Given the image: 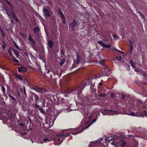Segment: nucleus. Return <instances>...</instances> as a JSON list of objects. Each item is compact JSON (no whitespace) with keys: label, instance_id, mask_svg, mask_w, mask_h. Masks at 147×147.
Wrapping results in <instances>:
<instances>
[{"label":"nucleus","instance_id":"obj_1","mask_svg":"<svg viewBox=\"0 0 147 147\" xmlns=\"http://www.w3.org/2000/svg\"><path fill=\"white\" fill-rule=\"evenodd\" d=\"M92 116L93 114L92 113H85L84 115L85 119H84L82 120L81 124V127H80V129L76 128L75 129H71V130H73V131H78V132L74 133L71 132L72 134H75L79 133L83 130L88 128L90 125L95 122L96 121V119H94L91 122H90L91 118L92 117Z\"/></svg>","mask_w":147,"mask_h":147},{"label":"nucleus","instance_id":"obj_2","mask_svg":"<svg viewBox=\"0 0 147 147\" xmlns=\"http://www.w3.org/2000/svg\"><path fill=\"white\" fill-rule=\"evenodd\" d=\"M65 138V136L63 135H58L55 138H52V140H54V143L55 145H58L62 142L63 140Z\"/></svg>","mask_w":147,"mask_h":147},{"label":"nucleus","instance_id":"obj_3","mask_svg":"<svg viewBox=\"0 0 147 147\" xmlns=\"http://www.w3.org/2000/svg\"><path fill=\"white\" fill-rule=\"evenodd\" d=\"M52 140V138L51 137L41 138L38 140H36L35 142L40 144H42L49 142Z\"/></svg>","mask_w":147,"mask_h":147},{"label":"nucleus","instance_id":"obj_4","mask_svg":"<svg viewBox=\"0 0 147 147\" xmlns=\"http://www.w3.org/2000/svg\"><path fill=\"white\" fill-rule=\"evenodd\" d=\"M102 114L104 115H114L117 114L119 113H117L116 110H113L112 109H107L104 110L102 112Z\"/></svg>","mask_w":147,"mask_h":147},{"label":"nucleus","instance_id":"obj_5","mask_svg":"<svg viewBox=\"0 0 147 147\" xmlns=\"http://www.w3.org/2000/svg\"><path fill=\"white\" fill-rule=\"evenodd\" d=\"M126 114L128 115H131L133 116L140 117V116H143L144 115H142L140 113H136L133 112H129V113H126Z\"/></svg>","mask_w":147,"mask_h":147},{"label":"nucleus","instance_id":"obj_6","mask_svg":"<svg viewBox=\"0 0 147 147\" xmlns=\"http://www.w3.org/2000/svg\"><path fill=\"white\" fill-rule=\"evenodd\" d=\"M98 43L101 45L103 47L106 48H110L111 47V45L109 44L105 43L102 41H98Z\"/></svg>","mask_w":147,"mask_h":147},{"label":"nucleus","instance_id":"obj_7","mask_svg":"<svg viewBox=\"0 0 147 147\" xmlns=\"http://www.w3.org/2000/svg\"><path fill=\"white\" fill-rule=\"evenodd\" d=\"M126 144V143L123 140H119L117 145V146H121L122 147L124 146Z\"/></svg>","mask_w":147,"mask_h":147},{"label":"nucleus","instance_id":"obj_8","mask_svg":"<svg viewBox=\"0 0 147 147\" xmlns=\"http://www.w3.org/2000/svg\"><path fill=\"white\" fill-rule=\"evenodd\" d=\"M59 13L60 15V16L62 20L63 24H65V23L66 21L65 19L64 16L62 12L60 11L59 10Z\"/></svg>","mask_w":147,"mask_h":147},{"label":"nucleus","instance_id":"obj_9","mask_svg":"<svg viewBox=\"0 0 147 147\" xmlns=\"http://www.w3.org/2000/svg\"><path fill=\"white\" fill-rule=\"evenodd\" d=\"M43 10L45 16L47 17L49 16L50 15V13L49 11L45 7L43 8Z\"/></svg>","mask_w":147,"mask_h":147},{"label":"nucleus","instance_id":"obj_10","mask_svg":"<svg viewBox=\"0 0 147 147\" xmlns=\"http://www.w3.org/2000/svg\"><path fill=\"white\" fill-rule=\"evenodd\" d=\"M29 39L31 43V45L32 47H34L35 45V40L33 39L32 38L31 36L29 35Z\"/></svg>","mask_w":147,"mask_h":147},{"label":"nucleus","instance_id":"obj_11","mask_svg":"<svg viewBox=\"0 0 147 147\" xmlns=\"http://www.w3.org/2000/svg\"><path fill=\"white\" fill-rule=\"evenodd\" d=\"M18 72H20L21 71H26L27 70L25 67H20L18 68Z\"/></svg>","mask_w":147,"mask_h":147},{"label":"nucleus","instance_id":"obj_12","mask_svg":"<svg viewBox=\"0 0 147 147\" xmlns=\"http://www.w3.org/2000/svg\"><path fill=\"white\" fill-rule=\"evenodd\" d=\"M76 21L75 20H74L72 23L70 24L69 25L71 27L73 28L76 26Z\"/></svg>","mask_w":147,"mask_h":147},{"label":"nucleus","instance_id":"obj_13","mask_svg":"<svg viewBox=\"0 0 147 147\" xmlns=\"http://www.w3.org/2000/svg\"><path fill=\"white\" fill-rule=\"evenodd\" d=\"M48 43L49 47L50 48H51L53 45V42L51 40H48Z\"/></svg>","mask_w":147,"mask_h":147},{"label":"nucleus","instance_id":"obj_14","mask_svg":"<svg viewBox=\"0 0 147 147\" xmlns=\"http://www.w3.org/2000/svg\"><path fill=\"white\" fill-rule=\"evenodd\" d=\"M13 52L15 54L16 56V57H18V56H19V54L18 53V52L14 49H13Z\"/></svg>","mask_w":147,"mask_h":147},{"label":"nucleus","instance_id":"obj_15","mask_svg":"<svg viewBox=\"0 0 147 147\" xmlns=\"http://www.w3.org/2000/svg\"><path fill=\"white\" fill-rule=\"evenodd\" d=\"M77 58L78 59V61L77 62V63H79V60H80V57L79 55V53H77Z\"/></svg>","mask_w":147,"mask_h":147},{"label":"nucleus","instance_id":"obj_16","mask_svg":"<svg viewBox=\"0 0 147 147\" xmlns=\"http://www.w3.org/2000/svg\"><path fill=\"white\" fill-rule=\"evenodd\" d=\"M39 30V29L38 27L34 29V31L35 33H37L38 32Z\"/></svg>","mask_w":147,"mask_h":147},{"label":"nucleus","instance_id":"obj_17","mask_svg":"<svg viewBox=\"0 0 147 147\" xmlns=\"http://www.w3.org/2000/svg\"><path fill=\"white\" fill-rule=\"evenodd\" d=\"M13 44L14 45V46L16 47V48L20 50V49L19 48L18 46L16 44V43L15 42H13Z\"/></svg>","mask_w":147,"mask_h":147},{"label":"nucleus","instance_id":"obj_18","mask_svg":"<svg viewBox=\"0 0 147 147\" xmlns=\"http://www.w3.org/2000/svg\"><path fill=\"white\" fill-rule=\"evenodd\" d=\"M39 110L41 113L43 114H44L45 113V111L43 110L42 108H40Z\"/></svg>","mask_w":147,"mask_h":147},{"label":"nucleus","instance_id":"obj_19","mask_svg":"<svg viewBox=\"0 0 147 147\" xmlns=\"http://www.w3.org/2000/svg\"><path fill=\"white\" fill-rule=\"evenodd\" d=\"M16 77L17 78H18L20 80H22L23 79L22 77L20 75H17Z\"/></svg>","mask_w":147,"mask_h":147},{"label":"nucleus","instance_id":"obj_20","mask_svg":"<svg viewBox=\"0 0 147 147\" xmlns=\"http://www.w3.org/2000/svg\"><path fill=\"white\" fill-rule=\"evenodd\" d=\"M65 60L64 59H63L60 62V65L61 66L65 62Z\"/></svg>","mask_w":147,"mask_h":147},{"label":"nucleus","instance_id":"obj_21","mask_svg":"<svg viewBox=\"0 0 147 147\" xmlns=\"http://www.w3.org/2000/svg\"><path fill=\"white\" fill-rule=\"evenodd\" d=\"M12 15L13 17L15 18V19L16 20V21L17 22H18V20L16 18V15H15L13 13L12 14Z\"/></svg>","mask_w":147,"mask_h":147},{"label":"nucleus","instance_id":"obj_22","mask_svg":"<svg viewBox=\"0 0 147 147\" xmlns=\"http://www.w3.org/2000/svg\"><path fill=\"white\" fill-rule=\"evenodd\" d=\"M113 49L114 50H116L117 52H119V53H123V52L120 51V50H117V49H116L115 48H113Z\"/></svg>","mask_w":147,"mask_h":147},{"label":"nucleus","instance_id":"obj_23","mask_svg":"<svg viewBox=\"0 0 147 147\" xmlns=\"http://www.w3.org/2000/svg\"><path fill=\"white\" fill-rule=\"evenodd\" d=\"M113 37L115 39H118V36L115 34H114L113 36Z\"/></svg>","mask_w":147,"mask_h":147},{"label":"nucleus","instance_id":"obj_24","mask_svg":"<svg viewBox=\"0 0 147 147\" xmlns=\"http://www.w3.org/2000/svg\"><path fill=\"white\" fill-rule=\"evenodd\" d=\"M130 63H131V66L133 67H135L134 63L133 62L131 61H130Z\"/></svg>","mask_w":147,"mask_h":147},{"label":"nucleus","instance_id":"obj_25","mask_svg":"<svg viewBox=\"0 0 147 147\" xmlns=\"http://www.w3.org/2000/svg\"><path fill=\"white\" fill-rule=\"evenodd\" d=\"M130 51H132L133 50V46L131 42H130Z\"/></svg>","mask_w":147,"mask_h":147},{"label":"nucleus","instance_id":"obj_26","mask_svg":"<svg viewBox=\"0 0 147 147\" xmlns=\"http://www.w3.org/2000/svg\"><path fill=\"white\" fill-rule=\"evenodd\" d=\"M40 90V92L42 93H43L45 91V90L44 89H41V90Z\"/></svg>","mask_w":147,"mask_h":147},{"label":"nucleus","instance_id":"obj_27","mask_svg":"<svg viewBox=\"0 0 147 147\" xmlns=\"http://www.w3.org/2000/svg\"><path fill=\"white\" fill-rule=\"evenodd\" d=\"M139 13L140 16H141V17L143 18L144 19L145 17L144 16V15L142 13L140 12Z\"/></svg>","mask_w":147,"mask_h":147},{"label":"nucleus","instance_id":"obj_28","mask_svg":"<svg viewBox=\"0 0 147 147\" xmlns=\"http://www.w3.org/2000/svg\"><path fill=\"white\" fill-rule=\"evenodd\" d=\"M9 97H10L11 98L13 99L14 100H15V98L13 97L11 95H10V94H9Z\"/></svg>","mask_w":147,"mask_h":147},{"label":"nucleus","instance_id":"obj_29","mask_svg":"<svg viewBox=\"0 0 147 147\" xmlns=\"http://www.w3.org/2000/svg\"><path fill=\"white\" fill-rule=\"evenodd\" d=\"M8 53L9 54H10V55L11 56H12V53L11 52L10 50H8Z\"/></svg>","mask_w":147,"mask_h":147},{"label":"nucleus","instance_id":"obj_30","mask_svg":"<svg viewBox=\"0 0 147 147\" xmlns=\"http://www.w3.org/2000/svg\"><path fill=\"white\" fill-rule=\"evenodd\" d=\"M12 59L15 61L16 62H18V61L17 59H16L15 58L13 57Z\"/></svg>","mask_w":147,"mask_h":147},{"label":"nucleus","instance_id":"obj_31","mask_svg":"<svg viewBox=\"0 0 147 147\" xmlns=\"http://www.w3.org/2000/svg\"><path fill=\"white\" fill-rule=\"evenodd\" d=\"M111 140H108L107 139H106V138H105V139L104 140H105V141L106 142H110V140H111Z\"/></svg>","mask_w":147,"mask_h":147},{"label":"nucleus","instance_id":"obj_32","mask_svg":"<svg viewBox=\"0 0 147 147\" xmlns=\"http://www.w3.org/2000/svg\"><path fill=\"white\" fill-rule=\"evenodd\" d=\"M2 91L3 92H5V88L4 87H3V86H2Z\"/></svg>","mask_w":147,"mask_h":147},{"label":"nucleus","instance_id":"obj_33","mask_svg":"<svg viewBox=\"0 0 147 147\" xmlns=\"http://www.w3.org/2000/svg\"><path fill=\"white\" fill-rule=\"evenodd\" d=\"M105 94H103L102 95L99 94L100 96L102 97H104L105 96Z\"/></svg>","mask_w":147,"mask_h":147},{"label":"nucleus","instance_id":"obj_34","mask_svg":"<svg viewBox=\"0 0 147 147\" xmlns=\"http://www.w3.org/2000/svg\"><path fill=\"white\" fill-rule=\"evenodd\" d=\"M116 58H117V59L119 61L121 59V57H120V58L119 59L117 57H116Z\"/></svg>","mask_w":147,"mask_h":147},{"label":"nucleus","instance_id":"obj_35","mask_svg":"<svg viewBox=\"0 0 147 147\" xmlns=\"http://www.w3.org/2000/svg\"><path fill=\"white\" fill-rule=\"evenodd\" d=\"M115 143V141L114 140L113 142L111 143V144H114Z\"/></svg>","mask_w":147,"mask_h":147},{"label":"nucleus","instance_id":"obj_36","mask_svg":"<svg viewBox=\"0 0 147 147\" xmlns=\"http://www.w3.org/2000/svg\"><path fill=\"white\" fill-rule=\"evenodd\" d=\"M70 135V134H66V136H69V135Z\"/></svg>","mask_w":147,"mask_h":147},{"label":"nucleus","instance_id":"obj_37","mask_svg":"<svg viewBox=\"0 0 147 147\" xmlns=\"http://www.w3.org/2000/svg\"><path fill=\"white\" fill-rule=\"evenodd\" d=\"M143 76H146V75L145 74H144L143 75Z\"/></svg>","mask_w":147,"mask_h":147},{"label":"nucleus","instance_id":"obj_38","mask_svg":"<svg viewBox=\"0 0 147 147\" xmlns=\"http://www.w3.org/2000/svg\"><path fill=\"white\" fill-rule=\"evenodd\" d=\"M20 125H21L22 126L23 125V124H22V123H20Z\"/></svg>","mask_w":147,"mask_h":147},{"label":"nucleus","instance_id":"obj_39","mask_svg":"<svg viewBox=\"0 0 147 147\" xmlns=\"http://www.w3.org/2000/svg\"><path fill=\"white\" fill-rule=\"evenodd\" d=\"M121 98H124V96H121Z\"/></svg>","mask_w":147,"mask_h":147},{"label":"nucleus","instance_id":"obj_40","mask_svg":"<svg viewBox=\"0 0 147 147\" xmlns=\"http://www.w3.org/2000/svg\"><path fill=\"white\" fill-rule=\"evenodd\" d=\"M144 112L145 114V115H146V111H144Z\"/></svg>","mask_w":147,"mask_h":147},{"label":"nucleus","instance_id":"obj_41","mask_svg":"<svg viewBox=\"0 0 147 147\" xmlns=\"http://www.w3.org/2000/svg\"><path fill=\"white\" fill-rule=\"evenodd\" d=\"M99 84L100 85H101V84H102V83L101 82H100V83H99Z\"/></svg>","mask_w":147,"mask_h":147},{"label":"nucleus","instance_id":"obj_42","mask_svg":"<svg viewBox=\"0 0 147 147\" xmlns=\"http://www.w3.org/2000/svg\"><path fill=\"white\" fill-rule=\"evenodd\" d=\"M111 96H113V94H111Z\"/></svg>","mask_w":147,"mask_h":147},{"label":"nucleus","instance_id":"obj_43","mask_svg":"<svg viewBox=\"0 0 147 147\" xmlns=\"http://www.w3.org/2000/svg\"><path fill=\"white\" fill-rule=\"evenodd\" d=\"M31 142H32V143H33V140H31Z\"/></svg>","mask_w":147,"mask_h":147},{"label":"nucleus","instance_id":"obj_44","mask_svg":"<svg viewBox=\"0 0 147 147\" xmlns=\"http://www.w3.org/2000/svg\"><path fill=\"white\" fill-rule=\"evenodd\" d=\"M95 142H97L98 143V141H95Z\"/></svg>","mask_w":147,"mask_h":147},{"label":"nucleus","instance_id":"obj_45","mask_svg":"<svg viewBox=\"0 0 147 147\" xmlns=\"http://www.w3.org/2000/svg\"><path fill=\"white\" fill-rule=\"evenodd\" d=\"M135 71H138V70H136V69H135Z\"/></svg>","mask_w":147,"mask_h":147},{"label":"nucleus","instance_id":"obj_46","mask_svg":"<svg viewBox=\"0 0 147 147\" xmlns=\"http://www.w3.org/2000/svg\"><path fill=\"white\" fill-rule=\"evenodd\" d=\"M104 61H103V60L102 61V62H101V63H102L103 62H104Z\"/></svg>","mask_w":147,"mask_h":147},{"label":"nucleus","instance_id":"obj_47","mask_svg":"<svg viewBox=\"0 0 147 147\" xmlns=\"http://www.w3.org/2000/svg\"><path fill=\"white\" fill-rule=\"evenodd\" d=\"M37 99L38 100V97L37 96Z\"/></svg>","mask_w":147,"mask_h":147},{"label":"nucleus","instance_id":"obj_48","mask_svg":"<svg viewBox=\"0 0 147 147\" xmlns=\"http://www.w3.org/2000/svg\"><path fill=\"white\" fill-rule=\"evenodd\" d=\"M38 105H36V107H38Z\"/></svg>","mask_w":147,"mask_h":147},{"label":"nucleus","instance_id":"obj_49","mask_svg":"<svg viewBox=\"0 0 147 147\" xmlns=\"http://www.w3.org/2000/svg\"><path fill=\"white\" fill-rule=\"evenodd\" d=\"M91 143H93V142H92Z\"/></svg>","mask_w":147,"mask_h":147}]
</instances>
